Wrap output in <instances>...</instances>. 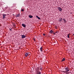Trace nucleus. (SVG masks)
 I'll use <instances>...</instances> for the list:
<instances>
[{
    "mask_svg": "<svg viewBox=\"0 0 74 74\" xmlns=\"http://www.w3.org/2000/svg\"><path fill=\"white\" fill-rule=\"evenodd\" d=\"M36 72L37 73H39V69H37L36 70Z\"/></svg>",
    "mask_w": 74,
    "mask_h": 74,
    "instance_id": "f3484780",
    "label": "nucleus"
},
{
    "mask_svg": "<svg viewBox=\"0 0 74 74\" xmlns=\"http://www.w3.org/2000/svg\"><path fill=\"white\" fill-rule=\"evenodd\" d=\"M3 19H4V18H5V16H6V14H3Z\"/></svg>",
    "mask_w": 74,
    "mask_h": 74,
    "instance_id": "423d86ee",
    "label": "nucleus"
},
{
    "mask_svg": "<svg viewBox=\"0 0 74 74\" xmlns=\"http://www.w3.org/2000/svg\"><path fill=\"white\" fill-rule=\"evenodd\" d=\"M21 11H24V10L23 9H22L21 10Z\"/></svg>",
    "mask_w": 74,
    "mask_h": 74,
    "instance_id": "aec40b11",
    "label": "nucleus"
},
{
    "mask_svg": "<svg viewBox=\"0 0 74 74\" xmlns=\"http://www.w3.org/2000/svg\"><path fill=\"white\" fill-rule=\"evenodd\" d=\"M65 59L64 58H63L62 59V60H61V62H64V60H65Z\"/></svg>",
    "mask_w": 74,
    "mask_h": 74,
    "instance_id": "ddd939ff",
    "label": "nucleus"
},
{
    "mask_svg": "<svg viewBox=\"0 0 74 74\" xmlns=\"http://www.w3.org/2000/svg\"><path fill=\"white\" fill-rule=\"evenodd\" d=\"M49 32L50 33H53V31L52 30H51L49 31Z\"/></svg>",
    "mask_w": 74,
    "mask_h": 74,
    "instance_id": "4468645a",
    "label": "nucleus"
},
{
    "mask_svg": "<svg viewBox=\"0 0 74 74\" xmlns=\"http://www.w3.org/2000/svg\"><path fill=\"white\" fill-rule=\"evenodd\" d=\"M40 70L41 71L42 70V68H41V67H40Z\"/></svg>",
    "mask_w": 74,
    "mask_h": 74,
    "instance_id": "412c9836",
    "label": "nucleus"
},
{
    "mask_svg": "<svg viewBox=\"0 0 74 74\" xmlns=\"http://www.w3.org/2000/svg\"><path fill=\"white\" fill-rule=\"evenodd\" d=\"M63 20L64 21V23H66V20H65V19L64 18L63 19Z\"/></svg>",
    "mask_w": 74,
    "mask_h": 74,
    "instance_id": "dca6fc26",
    "label": "nucleus"
},
{
    "mask_svg": "<svg viewBox=\"0 0 74 74\" xmlns=\"http://www.w3.org/2000/svg\"><path fill=\"white\" fill-rule=\"evenodd\" d=\"M62 18H61L59 19V21L60 22L61 21H62Z\"/></svg>",
    "mask_w": 74,
    "mask_h": 74,
    "instance_id": "6e6552de",
    "label": "nucleus"
},
{
    "mask_svg": "<svg viewBox=\"0 0 74 74\" xmlns=\"http://www.w3.org/2000/svg\"><path fill=\"white\" fill-rule=\"evenodd\" d=\"M58 10H59L60 11V12H62V9L61 8H60V7H58Z\"/></svg>",
    "mask_w": 74,
    "mask_h": 74,
    "instance_id": "f03ea898",
    "label": "nucleus"
},
{
    "mask_svg": "<svg viewBox=\"0 0 74 74\" xmlns=\"http://www.w3.org/2000/svg\"><path fill=\"white\" fill-rule=\"evenodd\" d=\"M55 28L56 29H58V27H55Z\"/></svg>",
    "mask_w": 74,
    "mask_h": 74,
    "instance_id": "6ab92c4d",
    "label": "nucleus"
},
{
    "mask_svg": "<svg viewBox=\"0 0 74 74\" xmlns=\"http://www.w3.org/2000/svg\"><path fill=\"white\" fill-rule=\"evenodd\" d=\"M55 33H58V32H56Z\"/></svg>",
    "mask_w": 74,
    "mask_h": 74,
    "instance_id": "b1692460",
    "label": "nucleus"
},
{
    "mask_svg": "<svg viewBox=\"0 0 74 74\" xmlns=\"http://www.w3.org/2000/svg\"><path fill=\"white\" fill-rule=\"evenodd\" d=\"M34 40H35V39H34Z\"/></svg>",
    "mask_w": 74,
    "mask_h": 74,
    "instance_id": "a878e982",
    "label": "nucleus"
},
{
    "mask_svg": "<svg viewBox=\"0 0 74 74\" xmlns=\"http://www.w3.org/2000/svg\"><path fill=\"white\" fill-rule=\"evenodd\" d=\"M43 36H45V34H43Z\"/></svg>",
    "mask_w": 74,
    "mask_h": 74,
    "instance_id": "5701e85b",
    "label": "nucleus"
},
{
    "mask_svg": "<svg viewBox=\"0 0 74 74\" xmlns=\"http://www.w3.org/2000/svg\"><path fill=\"white\" fill-rule=\"evenodd\" d=\"M36 18H38V19H39L40 20V19H41V18H40L39 17H38V16H36Z\"/></svg>",
    "mask_w": 74,
    "mask_h": 74,
    "instance_id": "9d476101",
    "label": "nucleus"
},
{
    "mask_svg": "<svg viewBox=\"0 0 74 74\" xmlns=\"http://www.w3.org/2000/svg\"><path fill=\"white\" fill-rule=\"evenodd\" d=\"M70 34H69L67 35V37L68 38H70Z\"/></svg>",
    "mask_w": 74,
    "mask_h": 74,
    "instance_id": "f8f14e48",
    "label": "nucleus"
},
{
    "mask_svg": "<svg viewBox=\"0 0 74 74\" xmlns=\"http://www.w3.org/2000/svg\"><path fill=\"white\" fill-rule=\"evenodd\" d=\"M40 49L41 52H42V47H41L40 48Z\"/></svg>",
    "mask_w": 74,
    "mask_h": 74,
    "instance_id": "9b49d317",
    "label": "nucleus"
},
{
    "mask_svg": "<svg viewBox=\"0 0 74 74\" xmlns=\"http://www.w3.org/2000/svg\"><path fill=\"white\" fill-rule=\"evenodd\" d=\"M55 34H56V33H53V34L54 35H55Z\"/></svg>",
    "mask_w": 74,
    "mask_h": 74,
    "instance_id": "4be33fe9",
    "label": "nucleus"
},
{
    "mask_svg": "<svg viewBox=\"0 0 74 74\" xmlns=\"http://www.w3.org/2000/svg\"><path fill=\"white\" fill-rule=\"evenodd\" d=\"M65 69V71H69V70H70L69 67L66 68Z\"/></svg>",
    "mask_w": 74,
    "mask_h": 74,
    "instance_id": "7ed1b4c3",
    "label": "nucleus"
},
{
    "mask_svg": "<svg viewBox=\"0 0 74 74\" xmlns=\"http://www.w3.org/2000/svg\"><path fill=\"white\" fill-rule=\"evenodd\" d=\"M29 55V52H27L25 53V57H27Z\"/></svg>",
    "mask_w": 74,
    "mask_h": 74,
    "instance_id": "f257e3e1",
    "label": "nucleus"
},
{
    "mask_svg": "<svg viewBox=\"0 0 74 74\" xmlns=\"http://www.w3.org/2000/svg\"><path fill=\"white\" fill-rule=\"evenodd\" d=\"M73 36H74V34L73 35Z\"/></svg>",
    "mask_w": 74,
    "mask_h": 74,
    "instance_id": "393cba45",
    "label": "nucleus"
},
{
    "mask_svg": "<svg viewBox=\"0 0 74 74\" xmlns=\"http://www.w3.org/2000/svg\"><path fill=\"white\" fill-rule=\"evenodd\" d=\"M62 73L63 72L64 73H67V72H68V71H62Z\"/></svg>",
    "mask_w": 74,
    "mask_h": 74,
    "instance_id": "2eb2a0df",
    "label": "nucleus"
},
{
    "mask_svg": "<svg viewBox=\"0 0 74 74\" xmlns=\"http://www.w3.org/2000/svg\"><path fill=\"white\" fill-rule=\"evenodd\" d=\"M41 73L40 72H39L37 73V74H41Z\"/></svg>",
    "mask_w": 74,
    "mask_h": 74,
    "instance_id": "a211bd4d",
    "label": "nucleus"
},
{
    "mask_svg": "<svg viewBox=\"0 0 74 74\" xmlns=\"http://www.w3.org/2000/svg\"><path fill=\"white\" fill-rule=\"evenodd\" d=\"M16 17H19L20 16V14H18L16 16Z\"/></svg>",
    "mask_w": 74,
    "mask_h": 74,
    "instance_id": "1a4fd4ad",
    "label": "nucleus"
},
{
    "mask_svg": "<svg viewBox=\"0 0 74 74\" xmlns=\"http://www.w3.org/2000/svg\"><path fill=\"white\" fill-rule=\"evenodd\" d=\"M21 36L22 38H25L26 37V36L24 35H22Z\"/></svg>",
    "mask_w": 74,
    "mask_h": 74,
    "instance_id": "20e7f679",
    "label": "nucleus"
},
{
    "mask_svg": "<svg viewBox=\"0 0 74 74\" xmlns=\"http://www.w3.org/2000/svg\"><path fill=\"white\" fill-rule=\"evenodd\" d=\"M29 17L30 18H32L33 17V16H32L31 15H29Z\"/></svg>",
    "mask_w": 74,
    "mask_h": 74,
    "instance_id": "0eeeda50",
    "label": "nucleus"
},
{
    "mask_svg": "<svg viewBox=\"0 0 74 74\" xmlns=\"http://www.w3.org/2000/svg\"><path fill=\"white\" fill-rule=\"evenodd\" d=\"M22 26L24 27H26V25L25 24H22Z\"/></svg>",
    "mask_w": 74,
    "mask_h": 74,
    "instance_id": "39448f33",
    "label": "nucleus"
}]
</instances>
